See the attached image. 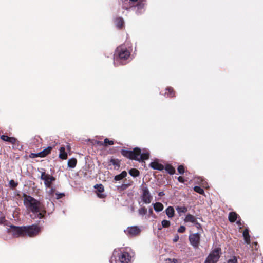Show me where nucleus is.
<instances>
[{"instance_id":"9b49d317","label":"nucleus","mask_w":263,"mask_h":263,"mask_svg":"<svg viewBox=\"0 0 263 263\" xmlns=\"http://www.w3.org/2000/svg\"><path fill=\"white\" fill-rule=\"evenodd\" d=\"M135 6V3L130 0H122V8L125 10H129Z\"/></svg>"},{"instance_id":"ea45409f","label":"nucleus","mask_w":263,"mask_h":263,"mask_svg":"<svg viewBox=\"0 0 263 263\" xmlns=\"http://www.w3.org/2000/svg\"><path fill=\"white\" fill-rule=\"evenodd\" d=\"M186 230V228L183 226H181L178 229L177 231L179 233H184Z\"/></svg>"},{"instance_id":"c03bdc74","label":"nucleus","mask_w":263,"mask_h":263,"mask_svg":"<svg viewBox=\"0 0 263 263\" xmlns=\"http://www.w3.org/2000/svg\"><path fill=\"white\" fill-rule=\"evenodd\" d=\"M50 190L49 191L48 194L49 195L52 196H53V194L55 192V188L52 187V186H51V187H50Z\"/></svg>"},{"instance_id":"e433bc0d","label":"nucleus","mask_w":263,"mask_h":263,"mask_svg":"<svg viewBox=\"0 0 263 263\" xmlns=\"http://www.w3.org/2000/svg\"><path fill=\"white\" fill-rule=\"evenodd\" d=\"M13 149H21L22 148V145L20 144V142L17 140L16 144H13Z\"/></svg>"},{"instance_id":"5fc2aeb1","label":"nucleus","mask_w":263,"mask_h":263,"mask_svg":"<svg viewBox=\"0 0 263 263\" xmlns=\"http://www.w3.org/2000/svg\"><path fill=\"white\" fill-rule=\"evenodd\" d=\"M66 148L68 151H70V149H71L70 145L69 144L67 145Z\"/></svg>"},{"instance_id":"f8f14e48","label":"nucleus","mask_w":263,"mask_h":263,"mask_svg":"<svg viewBox=\"0 0 263 263\" xmlns=\"http://www.w3.org/2000/svg\"><path fill=\"white\" fill-rule=\"evenodd\" d=\"M149 166L154 170L159 171H162L164 168V166L161 163H159L157 161L152 162L149 164Z\"/></svg>"},{"instance_id":"3c124183","label":"nucleus","mask_w":263,"mask_h":263,"mask_svg":"<svg viewBox=\"0 0 263 263\" xmlns=\"http://www.w3.org/2000/svg\"><path fill=\"white\" fill-rule=\"evenodd\" d=\"M164 192H159V193H158V196H159L161 197V196H164Z\"/></svg>"},{"instance_id":"dca6fc26","label":"nucleus","mask_w":263,"mask_h":263,"mask_svg":"<svg viewBox=\"0 0 263 263\" xmlns=\"http://www.w3.org/2000/svg\"><path fill=\"white\" fill-rule=\"evenodd\" d=\"M115 23L116 27L118 29H121L124 26V22L123 18L122 17H117L115 20Z\"/></svg>"},{"instance_id":"6ab92c4d","label":"nucleus","mask_w":263,"mask_h":263,"mask_svg":"<svg viewBox=\"0 0 263 263\" xmlns=\"http://www.w3.org/2000/svg\"><path fill=\"white\" fill-rule=\"evenodd\" d=\"M166 92L165 95L170 98H173L175 96V91L174 89L171 87H168L166 88Z\"/></svg>"},{"instance_id":"0eeeda50","label":"nucleus","mask_w":263,"mask_h":263,"mask_svg":"<svg viewBox=\"0 0 263 263\" xmlns=\"http://www.w3.org/2000/svg\"><path fill=\"white\" fill-rule=\"evenodd\" d=\"M141 199L145 204H149L151 202L153 197L151 195L148 187L146 186H141Z\"/></svg>"},{"instance_id":"4468645a","label":"nucleus","mask_w":263,"mask_h":263,"mask_svg":"<svg viewBox=\"0 0 263 263\" xmlns=\"http://www.w3.org/2000/svg\"><path fill=\"white\" fill-rule=\"evenodd\" d=\"M1 139L4 141H7L11 143L12 144H16L17 139L14 137H10L7 135H3L1 136Z\"/></svg>"},{"instance_id":"473e14b6","label":"nucleus","mask_w":263,"mask_h":263,"mask_svg":"<svg viewBox=\"0 0 263 263\" xmlns=\"http://www.w3.org/2000/svg\"><path fill=\"white\" fill-rule=\"evenodd\" d=\"M147 210L145 206H142L138 210V213L140 215L144 216L147 213Z\"/></svg>"},{"instance_id":"4c0bfd02","label":"nucleus","mask_w":263,"mask_h":263,"mask_svg":"<svg viewBox=\"0 0 263 263\" xmlns=\"http://www.w3.org/2000/svg\"><path fill=\"white\" fill-rule=\"evenodd\" d=\"M9 185L11 188L14 189L17 186L18 183L16 182L14 180H11L9 181Z\"/></svg>"},{"instance_id":"c756f323","label":"nucleus","mask_w":263,"mask_h":263,"mask_svg":"<svg viewBox=\"0 0 263 263\" xmlns=\"http://www.w3.org/2000/svg\"><path fill=\"white\" fill-rule=\"evenodd\" d=\"M129 174L132 176L136 177L140 175V172L136 168H132L129 171Z\"/></svg>"},{"instance_id":"1a4fd4ad","label":"nucleus","mask_w":263,"mask_h":263,"mask_svg":"<svg viewBox=\"0 0 263 263\" xmlns=\"http://www.w3.org/2000/svg\"><path fill=\"white\" fill-rule=\"evenodd\" d=\"M191 245L195 249L199 247L200 241V235L198 233L190 234L189 237Z\"/></svg>"},{"instance_id":"a19ab883","label":"nucleus","mask_w":263,"mask_h":263,"mask_svg":"<svg viewBox=\"0 0 263 263\" xmlns=\"http://www.w3.org/2000/svg\"><path fill=\"white\" fill-rule=\"evenodd\" d=\"M29 157L32 158H36V157H41V155H39V153H31L29 155Z\"/></svg>"},{"instance_id":"5701e85b","label":"nucleus","mask_w":263,"mask_h":263,"mask_svg":"<svg viewBox=\"0 0 263 263\" xmlns=\"http://www.w3.org/2000/svg\"><path fill=\"white\" fill-rule=\"evenodd\" d=\"M243 236L244 237L245 241L247 244L250 243V237L248 229H245L243 232Z\"/></svg>"},{"instance_id":"b1692460","label":"nucleus","mask_w":263,"mask_h":263,"mask_svg":"<svg viewBox=\"0 0 263 263\" xmlns=\"http://www.w3.org/2000/svg\"><path fill=\"white\" fill-rule=\"evenodd\" d=\"M110 162L115 166V170H118L120 167V160L118 159L111 158L110 160Z\"/></svg>"},{"instance_id":"cd10ccee","label":"nucleus","mask_w":263,"mask_h":263,"mask_svg":"<svg viewBox=\"0 0 263 263\" xmlns=\"http://www.w3.org/2000/svg\"><path fill=\"white\" fill-rule=\"evenodd\" d=\"M77 163V160L76 158H72L70 159L68 161V166L70 168H74L76 167Z\"/></svg>"},{"instance_id":"de8ad7c7","label":"nucleus","mask_w":263,"mask_h":263,"mask_svg":"<svg viewBox=\"0 0 263 263\" xmlns=\"http://www.w3.org/2000/svg\"><path fill=\"white\" fill-rule=\"evenodd\" d=\"M95 143L98 145L104 146L103 142L96 140Z\"/></svg>"},{"instance_id":"a18cd8bd","label":"nucleus","mask_w":263,"mask_h":263,"mask_svg":"<svg viewBox=\"0 0 263 263\" xmlns=\"http://www.w3.org/2000/svg\"><path fill=\"white\" fill-rule=\"evenodd\" d=\"M178 180L179 182H181V183H184L185 182L184 178L182 176L178 177Z\"/></svg>"},{"instance_id":"bb28decb","label":"nucleus","mask_w":263,"mask_h":263,"mask_svg":"<svg viewBox=\"0 0 263 263\" xmlns=\"http://www.w3.org/2000/svg\"><path fill=\"white\" fill-rule=\"evenodd\" d=\"M176 210L178 213L179 216H181L182 213H185L187 211V207L183 206H177L176 207Z\"/></svg>"},{"instance_id":"a211bd4d","label":"nucleus","mask_w":263,"mask_h":263,"mask_svg":"<svg viewBox=\"0 0 263 263\" xmlns=\"http://www.w3.org/2000/svg\"><path fill=\"white\" fill-rule=\"evenodd\" d=\"M238 214L235 212H230L229 214L228 219L231 222H234L236 221Z\"/></svg>"},{"instance_id":"4d7b16f0","label":"nucleus","mask_w":263,"mask_h":263,"mask_svg":"<svg viewBox=\"0 0 263 263\" xmlns=\"http://www.w3.org/2000/svg\"><path fill=\"white\" fill-rule=\"evenodd\" d=\"M130 1L134 2L135 3L137 2L138 0H130Z\"/></svg>"},{"instance_id":"c9c22d12","label":"nucleus","mask_w":263,"mask_h":263,"mask_svg":"<svg viewBox=\"0 0 263 263\" xmlns=\"http://www.w3.org/2000/svg\"><path fill=\"white\" fill-rule=\"evenodd\" d=\"M161 224L163 228H168L171 225V222L168 220H163L162 221Z\"/></svg>"},{"instance_id":"a878e982","label":"nucleus","mask_w":263,"mask_h":263,"mask_svg":"<svg viewBox=\"0 0 263 263\" xmlns=\"http://www.w3.org/2000/svg\"><path fill=\"white\" fill-rule=\"evenodd\" d=\"M154 210L157 212H161L163 210L164 206L160 202H156L153 204Z\"/></svg>"},{"instance_id":"ddd939ff","label":"nucleus","mask_w":263,"mask_h":263,"mask_svg":"<svg viewBox=\"0 0 263 263\" xmlns=\"http://www.w3.org/2000/svg\"><path fill=\"white\" fill-rule=\"evenodd\" d=\"M144 0H140L139 2H137L136 5H135L134 7H137V10L136 13L139 14L142 12V10L144 9L145 6V3L144 2Z\"/></svg>"},{"instance_id":"49530a36","label":"nucleus","mask_w":263,"mask_h":263,"mask_svg":"<svg viewBox=\"0 0 263 263\" xmlns=\"http://www.w3.org/2000/svg\"><path fill=\"white\" fill-rule=\"evenodd\" d=\"M179 237L178 235L176 234L175 236V237L173 240V242H176L178 241V240H179Z\"/></svg>"},{"instance_id":"09e8293b","label":"nucleus","mask_w":263,"mask_h":263,"mask_svg":"<svg viewBox=\"0 0 263 263\" xmlns=\"http://www.w3.org/2000/svg\"><path fill=\"white\" fill-rule=\"evenodd\" d=\"M97 196L100 198H103L105 197V196L104 194H102V193H98Z\"/></svg>"},{"instance_id":"aec40b11","label":"nucleus","mask_w":263,"mask_h":263,"mask_svg":"<svg viewBox=\"0 0 263 263\" xmlns=\"http://www.w3.org/2000/svg\"><path fill=\"white\" fill-rule=\"evenodd\" d=\"M52 149V147L51 146H48L46 148L44 149L42 151L39 152V155H41V157H45L49 154L51 153V150Z\"/></svg>"},{"instance_id":"8fccbe9b","label":"nucleus","mask_w":263,"mask_h":263,"mask_svg":"<svg viewBox=\"0 0 263 263\" xmlns=\"http://www.w3.org/2000/svg\"><path fill=\"white\" fill-rule=\"evenodd\" d=\"M195 223L196 224V227L198 229L201 228V224L199 222L196 221Z\"/></svg>"},{"instance_id":"58836bf2","label":"nucleus","mask_w":263,"mask_h":263,"mask_svg":"<svg viewBox=\"0 0 263 263\" xmlns=\"http://www.w3.org/2000/svg\"><path fill=\"white\" fill-rule=\"evenodd\" d=\"M178 172L180 174H183L184 173V167L182 165H179L177 168Z\"/></svg>"},{"instance_id":"20e7f679","label":"nucleus","mask_w":263,"mask_h":263,"mask_svg":"<svg viewBox=\"0 0 263 263\" xmlns=\"http://www.w3.org/2000/svg\"><path fill=\"white\" fill-rule=\"evenodd\" d=\"M120 153L123 156L126 158L138 161V157L140 155L141 149L137 147H135L132 151L122 149Z\"/></svg>"},{"instance_id":"79ce46f5","label":"nucleus","mask_w":263,"mask_h":263,"mask_svg":"<svg viewBox=\"0 0 263 263\" xmlns=\"http://www.w3.org/2000/svg\"><path fill=\"white\" fill-rule=\"evenodd\" d=\"M56 199H60L61 198H62V197H63L64 196H65V194L64 193H56Z\"/></svg>"},{"instance_id":"39448f33","label":"nucleus","mask_w":263,"mask_h":263,"mask_svg":"<svg viewBox=\"0 0 263 263\" xmlns=\"http://www.w3.org/2000/svg\"><path fill=\"white\" fill-rule=\"evenodd\" d=\"M130 52L123 46L118 47L114 54V58L118 60H126L129 57Z\"/></svg>"},{"instance_id":"7ed1b4c3","label":"nucleus","mask_w":263,"mask_h":263,"mask_svg":"<svg viewBox=\"0 0 263 263\" xmlns=\"http://www.w3.org/2000/svg\"><path fill=\"white\" fill-rule=\"evenodd\" d=\"M132 259L130 254L121 249H115L110 259V263H129Z\"/></svg>"},{"instance_id":"6e6d98bb","label":"nucleus","mask_w":263,"mask_h":263,"mask_svg":"<svg viewBox=\"0 0 263 263\" xmlns=\"http://www.w3.org/2000/svg\"><path fill=\"white\" fill-rule=\"evenodd\" d=\"M237 224H238V225H241V222L240 221H237Z\"/></svg>"},{"instance_id":"c85d7f7f","label":"nucleus","mask_w":263,"mask_h":263,"mask_svg":"<svg viewBox=\"0 0 263 263\" xmlns=\"http://www.w3.org/2000/svg\"><path fill=\"white\" fill-rule=\"evenodd\" d=\"M164 168L170 175H173L175 173V168L171 164H166Z\"/></svg>"},{"instance_id":"9d476101","label":"nucleus","mask_w":263,"mask_h":263,"mask_svg":"<svg viewBox=\"0 0 263 263\" xmlns=\"http://www.w3.org/2000/svg\"><path fill=\"white\" fill-rule=\"evenodd\" d=\"M125 232L128 236H135L140 233L141 230L138 226H133L128 227L126 230L125 231Z\"/></svg>"},{"instance_id":"423d86ee","label":"nucleus","mask_w":263,"mask_h":263,"mask_svg":"<svg viewBox=\"0 0 263 263\" xmlns=\"http://www.w3.org/2000/svg\"><path fill=\"white\" fill-rule=\"evenodd\" d=\"M220 252V248L214 249L208 255L205 263H216L219 259Z\"/></svg>"},{"instance_id":"4be33fe9","label":"nucleus","mask_w":263,"mask_h":263,"mask_svg":"<svg viewBox=\"0 0 263 263\" xmlns=\"http://www.w3.org/2000/svg\"><path fill=\"white\" fill-rule=\"evenodd\" d=\"M127 172L125 171H123L120 174L116 175L114 177V180L116 181L121 180L127 176Z\"/></svg>"},{"instance_id":"f3484780","label":"nucleus","mask_w":263,"mask_h":263,"mask_svg":"<svg viewBox=\"0 0 263 263\" xmlns=\"http://www.w3.org/2000/svg\"><path fill=\"white\" fill-rule=\"evenodd\" d=\"M59 158L63 160H65L67 158V154L65 152V148L64 146L60 147Z\"/></svg>"},{"instance_id":"37998d69","label":"nucleus","mask_w":263,"mask_h":263,"mask_svg":"<svg viewBox=\"0 0 263 263\" xmlns=\"http://www.w3.org/2000/svg\"><path fill=\"white\" fill-rule=\"evenodd\" d=\"M237 259L236 257L234 256L233 258L229 259L227 263H237Z\"/></svg>"},{"instance_id":"f257e3e1","label":"nucleus","mask_w":263,"mask_h":263,"mask_svg":"<svg viewBox=\"0 0 263 263\" xmlns=\"http://www.w3.org/2000/svg\"><path fill=\"white\" fill-rule=\"evenodd\" d=\"M41 231V228L36 224L26 226L10 225L7 230L9 234L16 238L25 236L34 237L38 235Z\"/></svg>"},{"instance_id":"393cba45","label":"nucleus","mask_w":263,"mask_h":263,"mask_svg":"<svg viewBox=\"0 0 263 263\" xmlns=\"http://www.w3.org/2000/svg\"><path fill=\"white\" fill-rule=\"evenodd\" d=\"M166 214L169 218L174 217L175 211L172 206H168L165 210Z\"/></svg>"},{"instance_id":"2f4dec72","label":"nucleus","mask_w":263,"mask_h":263,"mask_svg":"<svg viewBox=\"0 0 263 263\" xmlns=\"http://www.w3.org/2000/svg\"><path fill=\"white\" fill-rule=\"evenodd\" d=\"M94 187L97 189V191L98 192V193H102L104 192V186L102 184H96L95 186H94Z\"/></svg>"},{"instance_id":"603ef678","label":"nucleus","mask_w":263,"mask_h":263,"mask_svg":"<svg viewBox=\"0 0 263 263\" xmlns=\"http://www.w3.org/2000/svg\"><path fill=\"white\" fill-rule=\"evenodd\" d=\"M148 212L150 215H152L153 213V211L152 208H149L148 210Z\"/></svg>"},{"instance_id":"7c9ffc66","label":"nucleus","mask_w":263,"mask_h":263,"mask_svg":"<svg viewBox=\"0 0 263 263\" xmlns=\"http://www.w3.org/2000/svg\"><path fill=\"white\" fill-rule=\"evenodd\" d=\"M131 185L130 183L125 184L123 183L121 185L118 186V190H120L121 191L125 190L127 189L129 186Z\"/></svg>"},{"instance_id":"412c9836","label":"nucleus","mask_w":263,"mask_h":263,"mask_svg":"<svg viewBox=\"0 0 263 263\" xmlns=\"http://www.w3.org/2000/svg\"><path fill=\"white\" fill-rule=\"evenodd\" d=\"M184 220L186 222H190L192 223H195L196 222V219L195 217L190 214H188L185 216Z\"/></svg>"},{"instance_id":"f704fd0d","label":"nucleus","mask_w":263,"mask_h":263,"mask_svg":"<svg viewBox=\"0 0 263 263\" xmlns=\"http://www.w3.org/2000/svg\"><path fill=\"white\" fill-rule=\"evenodd\" d=\"M114 144V142L112 140H110L108 138H105L103 142L104 146H107L108 145H112Z\"/></svg>"},{"instance_id":"864d4df0","label":"nucleus","mask_w":263,"mask_h":263,"mask_svg":"<svg viewBox=\"0 0 263 263\" xmlns=\"http://www.w3.org/2000/svg\"><path fill=\"white\" fill-rule=\"evenodd\" d=\"M172 262L173 263H177L178 262V260L177 259L173 258V260H172Z\"/></svg>"},{"instance_id":"72a5a7b5","label":"nucleus","mask_w":263,"mask_h":263,"mask_svg":"<svg viewBox=\"0 0 263 263\" xmlns=\"http://www.w3.org/2000/svg\"><path fill=\"white\" fill-rule=\"evenodd\" d=\"M194 191L200 194L203 195L204 193V190L200 186H195L194 187Z\"/></svg>"},{"instance_id":"6e6552de","label":"nucleus","mask_w":263,"mask_h":263,"mask_svg":"<svg viewBox=\"0 0 263 263\" xmlns=\"http://www.w3.org/2000/svg\"><path fill=\"white\" fill-rule=\"evenodd\" d=\"M40 178L44 181L45 185L48 188L51 187L53 181L55 180L54 177L46 174L45 172H42Z\"/></svg>"},{"instance_id":"13d9d810","label":"nucleus","mask_w":263,"mask_h":263,"mask_svg":"<svg viewBox=\"0 0 263 263\" xmlns=\"http://www.w3.org/2000/svg\"><path fill=\"white\" fill-rule=\"evenodd\" d=\"M254 245H256H256H257V242H254Z\"/></svg>"},{"instance_id":"f03ea898","label":"nucleus","mask_w":263,"mask_h":263,"mask_svg":"<svg viewBox=\"0 0 263 263\" xmlns=\"http://www.w3.org/2000/svg\"><path fill=\"white\" fill-rule=\"evenodd\" d=\"M24 204L32 213L36 214L39 219L44 218L46 213L45 206L40 201L25 193L23 194Z\"/></svg>"},{"instance_id":"2eb2a0df","label":"nucleus","mask_w":263,"mask_h":263,"mask_svg":"<svg viewBox=\"0 0 263 263\" xmlns=\"http://www.w3.org/2000/svg\"><path fill=\"white\" fill-rule=\"evenodd\" d=\"M149 158V153L145 151H144L142 153L141 152L140 155L138 157V161L141 162L144 161V160H148Z\"/></svg>"}]
</instances>
